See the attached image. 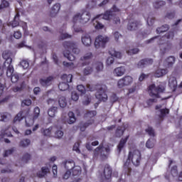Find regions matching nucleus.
<instances>
[{
	"mask_svg": "<svg viewBox=\"0 0 182 182\" xmlns=\"http://www.w3.org/2000/svg\"><path fill=\"white\" fill-rule=\"evenodd\" d=\"M168 29H170V26H168V25H164L156 28V33H164V32H167Z\"/></svg>",
	"mask_w": 182,
	"mask_h": 182,
	"instance_id": "nucleus-36",
	"label": "nucleus"
},
{
	"mask_svg": "<svg viewBox=\"0 0 182 182\" xmlns=\"http://www.w3.org/2000/svg\"><path fill=\"white\" fill-rule=\"evenodd\" d=\"M77 90L78 92H80L82 95L86 93V88H85V86L83 85H79L77 86Z\"/></svg>",
	"mask_w": 182,
	"mask_h": 182,
	"instance_id": "nucleus-56",
	"label": "nucleus"
},
{
	"mask_svg": "<svg viewBox=\"0 0 182 182\" xmlns=\"http://www.w3.org/2000/svg\"><path fill=\"white\" fill-rule=\"evenodd\" d=\"M166 90V84H159L157 87L155 84H152L149 87L150 96L152 97H160L159 93H163Z\"/></svg>",
	"mask_w": 182,
	"mask_h": 182,
	"instance_id": "nucleus-3",
	"label": "nucleus"
},
{
	"mask_svg": "<svg viewBox=\"0 0 182 182\" xmlns=\"http://www.w3.org/2000/svg\"><path fill=\"white\" fill-rule=\"evenodd\" d=\"M139 52H140V50H139V48H131L127 50V53L130 55H136V53H138Z\"/></svg>",
	"mask_w": 182,
	"mask_h": 182,
	"instance_id": "nucleus-53",
	"label": "nucleus"
},
{
	"mask_svg": "<svg viewBox=\"0 0 182 182\" xmlns=\"http://www.w3.org/2000/svg\"><path fill=\"white\" fill-rule=\"evenodd\" d=\"M94 26L95 28H96V29H102L103 28V24H102V23L95 21V23L94 22Z\"/></svg>",
	"mask_w": 182,
	"mask_h": 182,
	"instance_id": "nucleus-62",
	"label": "nucleus"
},
{
	"mask_svg": "<svg viewBox=\"0 0 182 182\" xmlns=\"http://www.w3.org/2000/svg\"><path fill=\"white\" fill-rule=\"evenodd\" d=\"M58 103L60 105V107H62L63 109L67 106L68 102L66 101V97L61 96L58 99Z\"/></svg>",
	"mask_w": 182,
	"mask_h": 182,
	"instance_id": "nucleus-37",
	"label": "nucleus"
},
{
	"mask_svg": "<svg viewBox=\"0 0 182 182\" xmlns=\"http://www.w3.org/2000/svg\"><path fill=\"white\" fill-rule=\"evenodd\" d=\"M58 88L62 92H65V90H68L69 89V85L67 82H60L58 85Z\"/></svg>",
	"mask_w": 182,
	"mask_h": 182,
	"instance_id": "nucleus-45",
	"label": "nucleus"
},
{
	"mask_svg": "<svg viewBox=\"0 0 182 182\" xmlns=\"http://www.w3.org/2000/svg\"><path fill=\"white\" fill-rule=\"evenodd\" d=\"M166 5V1H156L153 3V6L155 9H160V8Z\"/></svg>",
	"mask_w": 182,
	"mask_h": 182,
	"instance_id": "nucleus-35",
	"label": "nucleus"
},
{
	"mask_svg": "<svg viewBox=\"0 0 182 182\" xmlns=\"http://www.w3.org/2000/svg\"><path fill=\"white\" fill-rule=\"evenodd\" d=\"M169 111L168 109H161L159 110V119L160 120H163L164 117H166V114H168Z\"/></svg>",
	"mask_w": 182,
	"mask_h": 182,
	"instance_id": "nucleus-40",
	"label": "nucleus"
},
{
	"mask_svg": "<svg viewBox=\"0 0 182 182\" xmlns=\"http://www.w3.org/2000/svg\"><path fill=\"white\" fill-rule=\"evenodd\" d=\"M128 160L132 161L134 166L137 167L140 166V161L141 160V154L140 151L135 149L129 152Z\"/></svg>",
	"mask_w": 182,
	"mask_h": 182,
	"instance_id": "nucleus-4",
	"label": "nucleus"
},
{
	"mask_svg": "<svg viewBox=\"0 0 182 182\" xmlns=\"http://www.w3.org/2000/svg\"><path fill=\"white\" fill-rule=\"evenodd\" d=\"M174 164H176L174 161L169 160L168 167H171V166H173L171 170V174L173 176V177H177L178 175V171H177V166H176Z\"/></svg>",
	"mask_w": 182,
	"mask_h": 182,
	"instance_id": "nucleus-18",
	"label": "nucleus"
},
{
	"mask_svg": "<svg viewBox=\"0 0 182 182\" xmlns=\"http://www.w3.org/2000/svg\"><path fill=\"white\" fill-rule=\"evenodd\" d=\"M100 153V157L101 160H106L107 159V154L110 153V148L109 147H105L103 148L102 145H100L97 149L95 150V157L99 156Z\"/></svg>",
	"mask_w": 182,
	"mask_h": 182,
	"instance_id": "nucleus-7",
	"label": "nucleus"
},
{
	"mask_svg": "<svg viewBox=\"0 0 182 182\" xmlns=\"http://www.w3.org/2000/svg\"><path fill=\"white\" fill-rule=\"evenodd\" d=\"M155 144H156V139H149L146 143V147H147V149H153Z\"/></svg>",
	"mask_w": 182,
	"mask_h": 182,
	"instance_id": "nucleus-41",
	"label": "nucleus"
},
{
	"mask_svg": "<svg viewBox=\"0 0 182 182\" xmlns=\"http://www.w3.org/2000/svg\"><path fill=\"white\" fill-rule=\"evenodd\" d=\"M161 55H165L166 52L171 49V43H164L160 46Z\"/></svg>",
	"mask_w": 182,
	"mask_h": 182,
	"instance_id": "nucleus-28",
	"label": "nucleus"
},
{
	"mask_svg": "<svg viewBox=\"0 0 182 182\" xmlns=\"http://www.w3.org/2000/svg\"><path fill=\"white\" fill-rule=\"evenodd\" d=\"M124 86H126V84H124L123 78L119 79L117 82V87L119 89H122V87H124Z\"/></svg>",
	"mask_w": 182,
	"mask_h": 182,
	"instance_id": "nucleus-60",
	"label": "nucleus"
},
{
	"mask_svg": "<svg viewBox=\"0 0 182 182\" xmlns=\"http://www.w3.org/2000/svg\"><path fill=\"white\" fill-rule=\"evenodd\" d=\"M63 46L65 49H72L73 53L75 55H79V53H80V50L77 48V45L73 42L65 41L63 43Z\"/></svg>",
	"mask_w": 182,
	"mask_h": 182,
	"instance_id": "nucleus-11",
	"label": "nucleus"
},
{
	"mask_svg": "<svg viewBox=\"0 0 182 182\" xmlns=\"http://www.w3.org/2000/svg\"><path fill=\"white\" fill-rule=\"evenodd\" d=\"M93 73V65H89L84 68L82 70V73L84 76H87L89 75H91Z\"/></svg>",
	"mask_w": 182,
	"mask_h": 182,
	"instance_id": "nucleus-31",
	"label": "nucleus"
},
{
	"mask_svg": "<svg viewBox=\"0 0 182 182\" xmlns=\"http://www.w3.org/2000/svg\"><path fill=\"white\" fill-rule=\"evenodd\" d=\"M80 146V144L79 142L75 143L73 146V150L77 153H80V149H79Z\"/></svg>",
	"mask_w": 182,
	"mask_h": 182,
	"instance_id": "nucleus-63",
	"label": "nucleus"
},
{
	"mask_svg": "<svg viewBox=\"0 0 182 182\" xmlns=\"http://www.w3.org/2000/svg\"><path fill=\"white\" fill-rule=\"evenodd\" d=\"M96 114V111H87V112L85 114V117H86V119H92V117H95Z\"/></svg>",
	"mask_w": 182,
	"mask_h": 182,
	"instance_id": "nucleus-49",
	"label": "nucleus"
},
{
	"mask_svg": "<svg viewBox=\"0 0 182 182\" xmlns=\"http://www.w3.org/2000/svg\"><path fill=\"white\" fill-rule=\"evenodd\" d=\"M55 137H56L57 139H62V137H63V131L62 130L55 131Z\"/></svg>",
	"mask_w": 182,
	"mask_h": 182,
	"instance_id": "nucleus-58",
	"label": "nucleus"
},
{
	"mask_svg": "<svg viewBox=\"0 0 182 182\" xmlns=\"http://www.w3.org/2000/svg\"><path fill=\"white\" fill-rule=\"evenodd\" d=\"M87 90H89L90 92L97 90L95 94V97H97L100 102H106L107 100L106 90L100 85H91L88 84L87 85Z\"/></svg>",
	"mask_w": 182,
	"mask_h": 182,
	"instance_id": "nucleus-1",
	"label": "nucleus"
},
{
	"mask_svg": "<svg viewBox=\"0 0 182 182\" xmlns=\"http://www.w3.org/2000/svg\"><path fill=\"white\" fill-rule=\"evenodd\" d=\"M168 86L172 92H175L177 87V79L176 77L170 76L168 79Z\"/></svg>",
	"mask_w": 182,
	"mask_h": 182,
	"instance_id": "nucleus-16",
	"label": "nucleus"
},
{
	"mask_svg": "<svg viewBox=\"0 0 182 182\" xmlns=\"http://www.w3.org/2000/svg\"><path fill=\"white\" fill-rule=\"evenodd\" d=\"M127 139H129V136H127L125 139H122L120 140L119 144L117 146L118 153H120L122 151V149L124 147V144H126V142L127 141Z\"/></svg>",
	"mask_w": 182,
	"mask_h": 182,
	"instance_id": "nucleus-34",
	"label": "nucleus"
},
{
	"mask_svg": "<svg viewBox=\"0 0 182 182\" xmlns=\"http://www.w3.org/2000/svg\"><path fill=\"white\" fill-rule=\"evenodd\" d=\"M59 11H60V4L56 3L50 8L49 16L50 18H56L58 14H59Z\"/></svg>",
	"mask_w": 182,
	"mask_h": 182,
	"instance_id": "nucleus-12",
	"label": "nucleus"
},
{
	"mask_svg": "<svg viewBox=\"0 0 182 182\" xmlns=\"http://www.w3.org/2000/svg\"><path fill=\"white\" fill-rule=\"evenodd\" d=\"M90 21V13L85 11L83 12L82 14H77L75 15L73 18L74 22H80V23H87Z\"/></svg>",
	"mask_w": 182,
	"mask_h": 182,
	"instance_id": "nucleus-6",
	"label": "nucleus"
},
{
	"mask_svg": "<svg viewBox=\"0 0 182 182\" xmlns=\"http://www.w3.org/2000/svg\"><path fill=\"white\" fill-rule=\"evenodd\" d=\"M12 116L11 115V114L8 112H0V122H9Z\"/></svg>",
	"mask_w": 182,
	"mask_h": 182,
	"instance_id": "nucleus-22",
	"label": "nucleus"
},
{
	"mask_svg": "<svg viewBox=\"0 0 182 182\" xmlns=\"http://www.w3.org/2000/svg\"><path fill=\"white\" fill-rule=\"evenodd\" d=\"M109 55H111L112 57L108 58L107 60V65L108 66H110V65H113V63L114 62V58H117V59H120V58H122V53L114 50H110Z\"/></svg>",
	"mask_w": 182,
	"mask_h": 182,
	"instance_id": "nucleus-10",
	"label": "nucleus"
},
{
	"mask_svg": "<svg viewBox=\"0 0 182 182\" xmlns=\"http://www.w3.org/2000/svg\"><path fill=\"white\" fill-rule=\"evenodd\" d=\"M123 133H124V129H123V128H122L121 127H119L116 130L115 136L117 137H122Z\"/></svg>",
	"mask_w": 182,
	"mask_h": 182,
	"instance_id": "nucleus-52",
	"label": "nucleus"
},
{
	"mask_svg": "<svg viewBox=\"0 0 182 182\" xmlns=\"http://www.w3.org/2000/svg\"><path fill=\"white\" fill-rule=\"evenodd\" d=\"M94 123H95V120L90 119L85 123L80 124L81 132H85V130H86L87 127H89V126H90L91 124H93Z\"/></svg>",
	"mask_w": 182,
	"mask_h": 182,
	"instance_id": "nucleus-32",
	"label": "nucleus"
},
{
	"mask_svg": "<svg viewBox=\"0 0 182 182\" xmlns=\"http://www.w3.org/2000/svg\"><path fill=\"white\" fill-rule=\"evenodd\" d=\"M168 73V70L167 68L158 69L154 73L155 77H163L165 75Z\"/></svg>",
	"mask_w": 182,
	"mask_h": 182,
	"instance_id": "nucleus-21",
	"label": "nucleus"
},
{
	"mask_svg": "<svg viewBox=\"0 0 182 182\" xmlns=\"http://www.w3.org/2000/svg\"><path fill=\"white\" fill-rule=\"evenodd\" d=\"M52 127L48 128V129H41V133L43 134V136H49L52 134Z\"/></svg>",
	"mask_w": 182,
	"mask_h": 182,
	"instance_id": "nucleus-48",
	"label": "nucleus"
},
{
	"mask_svg": "<svg viewBox=\"0 0 182 182\" xmlns=\"http://www.w3.org/2000/svg\"><path fill=\"white\" fill-rule=\"evenodd\" d=\"M124 73H126V68H124V67H123V66L117 67L113 71V75L118 77L123 76V75H124Z\"/></svg>",
	"mask_w": 182,
	"mask_h": 182,
	"instance_id": "nucleus-17",
	"label": "nucleus"
},
{
	"mask_svg": "<svg viewBox=\"0 0 182 182\" xmlns=\"http://www.w3.org/2000/svg\"><path fill=\"white\" fill-rule=\"evenodd\" d=\"M149 65H153V59L146 58V59L141 60L138 63V68H146V66H149Z\"/></svg>",
	"mask_w": 182,
	"mask_h": 182,
	"instance_id": "nucleus-15",
	"label": "nucleus"
},
{
	"mask_svg": "<svg viewBox=\"0 0 182 182\" xmlns=\"http://www.w3.org/2000/svg\"><path fill=\"white\" fill-rule=\"evenodd\" d=\"M71 173L74 177L80 176V174H82V168L79 166H74L71 168Z\"/></svg>",
	"mask_w": 182,
	"mask_h": 182,
	"instance_id": "nucleus-27",
	"label": "nucleus"
},
{
	"mask_svg": "<svg viewBox=\"0 0 182 182\" xmlns=\"http://www.w3.org/2000/svg\"><path fill=\"white\" fill-rule=\"evenodd\" d=\"M116 12H119V9L114 6L113 8L107 11L104 14H100L94 18V22L97 19V18H102V19H105L106 21H110V19H113L114 16H116Z\"/></svg>",
	"mask_w": 182,
	"mask_h": 182,
	"instance_id": "nucleus-5",
	"label": "nucleus"
},
{
	"mask_svg": "<svg viewBox=\"0 0 182 182\" xmlns=\"http://www.w3.org/2000/svg\"><path fill=\"white\" fill-rule=\"evenodd\" d=\"M20 65L23 68V69H28L29 68V63L27 60H23L21 63Z\"/></svg>",
	"mask_w": 182,
	"mask_h": 182,
	"instance_id": "nucleus-59",
	"label": "nucleus"
},
{
	"mask_svg": "<svg viewBox=\"0 0 182 182\" xmlns=\"http://www.w3.org/2000/svg\"><path fill=\"white\" fill-rule=\"evenodd\" d=\"M62 164L63 167H65V168H67V170H69V169L72 170V168L75 166V161H73V160H67L63 161Z\"/></svg>",
	"mask_w": 182,
	"mask_h": 182,
	"instance_id": "nucleus-30",
	"label": "nucleus"
},
{
	"mask_svg": "<svg viewBox=\"0 0 182 182\" xmlns=\"http://www.w3.org/2000/svg\"><path fill=\"white\" fill-rule=\"evenodd\" d=\"M64 56L65 58H67L68 60H70L71 62L75 60V56L72 55L69 50H67L66 52H64Z\"/></svg>",
	"mask_w": 182,
	"mask_h": 182,
	"instance_id": "nucleus-51",
	"label": "nucleus"
},
{
	"mask_svg": "<svg viewBox=\"0 0 182 182\" xmlns=\"http://www.w3.org/2000/svg\"><path fill=\"white\" fill-rule=\"evenodd\" d=\"M31 144V140L30 139H23L20 141L19 146L20 147H28Z\"/></svg>",
	"mask_w": 182,
	"mask_h": 182,
	"instance_id": "nucleus-47",
	"label": "nucleus"
},
{
	"mask_svg": "<svg viewBox=\"0 0 182 182\" xmlns=\"http://www.w3.org/2000/svg\"><path fill=\"white\" fill-rule=\"evenodd\" d=\"M161 55H165L166 52L171 49V43H164L160 46Z\"/></svg>",
	"mask_w": 182,
	"mask_h": 182,
	"instance_id": "nucleus-29",
	"label": "nucleus"
},
{
	"mask_svg": "<svg viewBox=\"0 0 182 182\" xmlns=\"http://www.w3.org/2000/svg\"><path fill=\"white\" fill-rule=\"evenodd\" d=\"M22 160L24 163H28L29 160H31V154H25L23 156Z\"/></svg>",
	"mask_w": 182,
	"mask_h": 182,
	"instance_id": "nucleus-61",
	"label": "nucleus"
},
{
	"mask_svg": "<svg viewBox=\"0 0 182 182\" xmlns=\"http://www.w3.org/2000/svg\"><path fill=\"white\" fill-rule=\"evenodd\" d=\"M14 73H11V75H8V74H6L7 76H11V82L13 83H16V82L18 80H19V75H16V74H13Z\"/></svg>",
	"mask_w": 182,
	"mask_h": 182,
	"instance_id": "nucleus-54",
	"label": "nucleus"
},
{
	"mask_svg": "<svg viewBox=\"0 0 182 182\" xmlns=\"http://www.w3.org/2000/svg\"><path fill=\"white\" fill-rule=\"evenodd\" d=\"M145 131L147 134H149V136H150L151 137H156V131H154V129H153V127H149L145 129Z\"/></svg>",
	"mask_w": 182,
	"mask_h": 182,
	"instance_id": "nucleus-42",
	"label": "nucleus"
},
{
	"mask_svg": "<svg viewBox=\"0 0 182 182\" xmlns=\"http://www.w3.org/2000/svg\"><path fill=\"white\" fill-rule=\"evenodd\" d=\"M107 42H109V38L107 36H99L95 39V46L97 49H99V48H105Z\"/></svg>",
	"mask_w": 182,
	"mask_h": 182,
	"instance_id": "nucleus-9",
	"label": "nucleus"
},
{
	"mask_svg": "<svg viewBox=\"0 0 182 182\" xmlns=\"http://www.w3.org/2000/svg\"><path fill=\"white\" fill-rule=\"evenodd\" d=\"M48 173H49V168H48V167H43L41 168V171H38L37 173V176L40 178H42V177H45V176H46V174H48Z\"/></svg>",
	"mask_w": 182,
	"mask_h": 182,
	"instance_id": "nucleus-33",
	"label": "nucleus"
},
{
	"mask_svg": "<svg viewBox=\"0 0 182 182\" xmlns=\"http://www.w3.org/2000/svg\"><path fill=\"white\" fill-rule=\"evenodd\" d=\"M3 58L6 60L4 66H7V75L11 76L14 73V65H11L12 63V53L9 50L4 51Z\"/></svg>",
	"mask_w": 182,
	"mask_h": 182,
	"instance_id": "nucleus-2",
	"label": "nucleus"
},
{
	"mask_svg": "<svg viewBox=\"0 0 182 182\" xmlns=\"http://www.w3.org/2000/svg\"><path fill=\"white\" fill-rule=\"evenodd\" d=\"M82 43L85 46H90L92 45V38L88 34H85L82 37Z\"/></svg>",
	"mask_w": 182,
	"mask_h": 182,
	"instance_id": "nucleus-23",
	"label": "nucleus"
},
{
	"mask_svg": "<svg viewBox=\"0 0 182 182\" xmlns=\"http://www.w3.org/2000/svg\"><path fill=\"white\" fill-rule=\"evenodd\" d=\"M175 63H176V57L172 56V55L166 58L164 61V65L168 69L173 68V66H174Z\"/></svg>",
	"mask_w": 182,
	"mask_h": 182,
	"instance_id": "nucleus-13",
	"label": "nucleus"
},
{
	"mask_svg": "<svg viewBox=\"0 0 182 182\" xmlns=\"http://www.w3.org/2000/svg\"><path fill=\"white\" fill-rule=\"evenodd\" d=\"M64 123H68V124H73L76 122V117H75V113L72 112H68V118L65 117L63 119Z\"/></svg>",
	"mask_w": 182,
	"mask_h": 182,
	"instance_id": "nucleus-14",
	"label": "nucleus"
},
{
	"mask_svg": "<svg viewBox=\"0 0 182 182\" xmlns=\"http://www.w3.org/2000/svg\"><path fill=\"white\" fill-rule=\"evenodd\" d=\"M10 128H11V127L7 126L1 130V134H0V139H1L2 137H5V136H6V137H12V134H11V132H8V130H9Z\"/></svg>",
	"mask_w": 182,
	"mask_h": 182,
	"instance_id": "nucleus-26",
	"label": "nucleus"
},
{
	"mask_svg": "<svg viewBox=\"0 0 182 182\" xmlns=\"http://www.w3.org/2000/svg\"><path fill=\"white\" fill-rule=\"evenodd\" d=\"M167 39H173L174 38V32L169 31L168 33L165 35Z\"/></svg>",
	"mask_w": 182,
	"mask_h": 182,
	"instance_id": "nucleus-64",
	"label": "nucleus"
},
{
	"mask_svg": "<svg viewBox=\"0 0 182 182\" xmlns=\"http://www.w3.org/2000/svg\"><path fill=\"white\" fill-rule=\"evenodd\" d=\"M58 113V107H52L48 111V114L50 117H55V114Z\"/></svg>",
	"mask_w": 182,
	"mask_h": 182,
	"instance_id": "nucleus-39",
	"label": "nucleus"
},
{
	"mask_svg": "<svg viewBox=\"0 0 182 182\" xmlns=\"http://www.w3.org/2000/svg\"><path fill=\"white\" fill-rule=\"evenodd\" d=\"M122 80L126 86H129V85H132L133 82V78L130 76H125L122 77Z\"/></svg>",
	"mask_w": 182,
	"mask_h": 182,
	"instance_id": "nucleus-44",
	"label": "nucleus"
},
{
	"mask_svg": "<svg viewBox=\"0 0 182 182\" xmlns=\"http://www.w3.org/2000/svg\"><path fill=\"white\" fill-rule=\"evenodd\" d=\"M22 114H23V112L20 111L16 116L14 119V123H16V122H21L22 119H23V117H22Z\"/></svg>",
	"mask_w": 182,
	"mask_h": 182,
	"instance_id": "nucleus-50",
	"label": "nucleus"
},
{
	"mask_svg": "<svg viewBox=\"0 0 182 182\" xmlns=\"http://www.w3.org/2000/svg\"><path fill=\"white\" fill-rule=\"evenodd\" d=\"M139 28V22L136 21H129L127 26L128 31H136Z\"/></svg>",
	"mask_w": 182,
	"mask_h": 182,
	"instance_id": "nucleus-24",
	"label": "nucleus"
},
{
	"mask_svg": "<svg viewBox=\"0 0 182 182\" xmlns=\"http://www.w3.org/2000/svg\"><path fill=\"white\" fill-rule=\"evenodd\" d=\"M19 13H17L14 17L13 21H11V25L12 28H16V26H19Z\"/></svg>",
	"mask_w": 182,
	"mask_h": 182,
	"instance_id": "nucleus-38",
	"label": "nucleus"
},
{
	"mask_svg": "<svg viewBox=\"0 0 182 182\" xmlns=\"http://www.w3.org/2000/svg\"><path fill=\"white\" fill-rule=\"evenodd\" d=\"M90 59H92V53H87V54L85 55V56L82 57L80 58V60L82 66H87V65H89Z\"/></svg>",
	"mask_w": 182,
	"mask_h": 182,
	"instance_id": "nucleus-20",
	"label": "nucleus"
},
{
	"mask_svg": "<svg viewBox=\"0 0 182 182\" xmlns=\"http://www.w3.org/2000/svg\"><path fill=\"white\" fill-rule=\"evenodd\" d=\"M14 151H15V148H11L10 149L6 150L4 151V156L8 157L9 156H11V154H12V153H14Z\"/></svg>",
	"mask_w": 182,
	"mask_h": 182,
	"instance_id": "nucleus-57",
	"label": "nucleus"
},
{
	"mask_svg": "<svg viewBox=\"0 0 182 182\" xmlns=\"http://www.w3.org/2000/svg\"><path fill=\"white\" fill-rule=\"evenodd\" d=\"M39 114H41V109L39 107H36L33 111V120H36L39 117Z\"/></svg>",
	"mask_w": 182,
	"mask_h": 182,
	"instance_id": "nucleus-46",
	"label": "nucleus"
},
{
	"mask_svg": "<svg viewBox=\"0 0 182 182\" xmlns=\"http://www.w3.org/2000/svg\"><path fill=\"white\" fill-rule=\"evenodd\" d=\"M73 77V75H72L71 74H68V75L64 74L61 78L63 79V81L67 82V83H70V82H72Z\"/></svg>",
	"mask_w": 182,
	"mask_h": 182,
	"instance_id": "nucleus-43",
	"label": "nucleus"
},
{
	"mask_svg": "<svg viewBox=\"0 0 182 182\" xmlns=\"http://www.w3.org/2000/svg\"><path fill=\"white\" fill-rule=\"evenodd\" d=\"M92 68H95L97 73L103 72V69H104L103 63H102L100 61L95 62L93 63Z\"/></svg>",
	"mask_w": 182,
	"mask_h": 182,
	"instance_id": "nucleus-25",
	"label": "nucleus"
},
{
	"mask_svg": "<svg viewBox=\"0 0 182 182\" xmlns=\"http://www.w3.org/2000/svg\"><path fill=\"white\" fill-rule=\"evenodd\" d=\"M53 80V77H48L47 78H43L40 80V83L44 87H48L52 85V81Z\"/></svg>",
	"mask_w": 182,
	"mask_h": 182,
	"instance_id": "nucleus-19",
	"label": "nucleus"
},
{
	"mask_svg": "<svg viewBox=\"0 0 182 182\" xmlns=\"http://www.w3.org/2000/svg\"><path fill=\"white\" fill-rule=\"evenodd\" d=\"M112 167L109 165H105L103 174L101 175V180L102 182H110L112 177Z\"/></svg>",
	"mask_w": 182,
	"mask_h": 182,
	"instance_id": "nucleus-8",
	"label": "nucleus"
},
{
	"mask_svg": "<svg viewBox=\"0 0 182 182\" xmlns=\"http://www.w3.org/2000/svg\"><path fill=\"white\" fill-rule=\"evenodd\" d=\"M71 99L72 100H74V102H77V100H79V94L75 91L71 93Z\"/></svg>",
	"mask_w": 182,
	"mask_h": 182,
	"instance_id": "nucleus-55",
	"label": "nucleus"
}]
</instances>
